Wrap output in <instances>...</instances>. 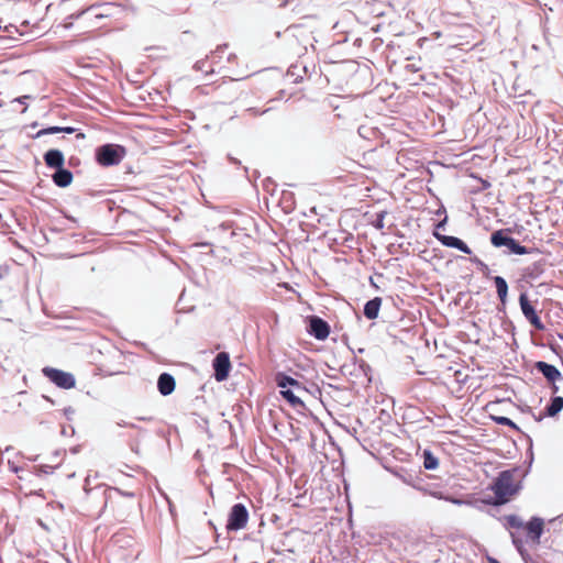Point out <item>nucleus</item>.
<instances>
[{"mask_svg": "<svg viewBox=\"0 0 563 563\" xmlns=\"http://www.w3.org/2000/svg\"><path fill=\"white\" fill-rule=\"evenodd\" d=\"M75 0H62L57 5L53 3H44L38 2L35 4V8L38 7V14L32 19V21H24L26 24L33 23L36 24L38 21L43 20L44 16L41 14L43 10H45V15L53 13V11H58L60 14H65V21L63 23L64 27H69L73 25L71 20L78 19L85 14H89L91 18L99 20L103 18H109L111 15L112 7L109 3L104 4H90L82 5L76 9L74 4Z\"/></svg>", "mask_w": 563, "mask_h": 563, "instance_id": "nucleus-1", "label": "nucleus"}, {"mask_svg": "<svg viewBox=\"0 0 563 563\" xmlns=\"http://www.w3.org/2000/svg\"><path fill=\"white\" fill-rule=\"evenodd\" d=\"M522 477L519 467L500 472L490 487L495 494L494 505L506 504L514 495L518 494L521 489Z\"/></svg>", "mask_w": 563, "mask_h": 563, "instance_id": "nucleus-2", "label": "nucleus"}, {"mask_svg": "<svg viewBox=\"0 0 563 563\" xmlns=\"http://www.w3.org/2000/svg\"><path fill=\"white\" fill-rule=\"evenodd\" d=\"M224 59L230 64L236 62V56L229 51L227 45L223 47H218L206 59L197 62L195 64V68L197 70H201L205 75L213 73H228L229 67L223 64Z\"/></svg>", "mask_w": 563, "mask_h": 563, "instance_id": "nucleus-3", "label": "nucleus"}, {"mask_svg": "<svg viewBox=\"0 0 563 563\" xmlns=\"http://www.w3.org/2000/svg\"><path fill=\"white\" fill-rule=\"evenodd\" d=\"M506 527L512 529H525L527 531L528 538L534 543H540V538L543 532L544 521L539 517H533L526 525L521 520L520 517L516 515H509L505 517Z\"/></svg>", "mask_w": 563, "mask_h": 563, "instance_id": "nucleus-4", "label": "nucleus"}, {"mask_svg": "<svg viewBox=\"0 0 563 563\" xmlns=\"http://www.w3.org/2000/svg\"><path fill=\"white\" fill-rule=\"evenodd\" d=\"M85 492L88 501H91V506H89L87 510L91 511L93 515L100 516L108 506V493L111 494L112 490L103 486H96L92 489L85 487Z\"/></svg>", "mask_w": 563, "mask_h": 563, "instance_id": "nucleus-5", "label": "nucleus"}, {"mask_svg": "<svg viewBox=\"0 0 563 563\" xmlns=\"http://www.w3.org/2000/svg\"><path fill=\"white\" fill-rule=\"evenodd\" d=\"M43 375L63 389L74 388L76 379L71 373L64 372L54 367L46 366L42 369Z\"/></svg>", "mask_w": 563, "mask_h": 563, "instance_id": "nucleus-6", "label": "nucleus"}, {"mask_svg": "<svg viewBox=\"0 0 563 563\" xmlns=\"http://www.w3.org/2000/svg\"><path fill=\"white\" fill-rule=\"evenodd\" d=\"M249 521V511L243 504H235L232 506L228 522L227 530L229 531H239L246 527Z\"/></svg>", "mask_w": 563, "mask_h": 563, "instance_id": "nucleus-7", "label": "nucleus"}, {"mask_svg": "<svg viewBox=\"0 0 563 563\" xmlns=\"http://www.w3.org/2000/svg\"><path fill=\"white\" fill-rule=\"evenodd\" d=\"M97 162L101 166H113L121 162L122 156L119 154V146L106 144L100 146L96 153Z\"/></svg>", "mask_w": 563, "mask_h": 563, "instance_id": "nucleus-8", "label": "nucleus"}, {"mask_svg": "<svg viewBox=\"0 0 563 563\" xmlns=\"http://www.w3.org/2000/svg\"><path fill=\"white\" fill-rule=\"evenodd\" d=\"M349 358L352 361V364H342L339 366V371L342 375H350L358 377L363 374L365 377H368V373L371 372V367L364 363L363 360H357L356 354H346Z\"/></svg>", "mask_w": 563, "mask_h": 563, "instance_id": "nucleus-9", "label": "nucleus"}, {"mask_svg": "<svg viewBox=\"0 0 563 563\" xmlns=\"http://www.w3.org/2000/svg\"><path fill=\"white\" fill-rule=\"evenodd\" d=\"M212 367L214 371V378L217 382H223L229 377L231 371V362L229 358V354H217L212 362Z\"/></svg>", "mask_w": 563, "mask_h": 563, "instance_id": "nucleus-10", "label": "nucleus"}, {"mask_svg": "<svg viewBox=\"0 0 563 563\" xmlns=\"http://www.w3.org/2000/svg\"><path fill=\"white\" fill-rule=\"evenodd\" d=\"M521 311L526 319L537 329V330H543L544 325L539 318L537 311L531 306L530 301L528 300V297L526 294H521L519 298Z\"/></svg>", "mask_w": 563, "mask_h": 563, "instance_id": "nucleus-11", "label": "nucleus"}, {"mask_svg": "<svg viewBox=\"0 0 563 563\" xmlns=\"http://www.w3.org/2000/svg\"><path fill=\"white\" fill-rule=\"evenodd\" d=\"M308 332L318 340H324L330 333V325L327 321L317 316H311L308 319Z\"/></svg>", "mask_w": 563, "mask_h": 563, "instance_id": "nucleus-12", "label": "nucleus"}, {"mask_svg": "<svg viewBox=\"0 0 563 563\" xmlns=\"http://www.w3.org/2000/svg\"><path fill=\"white\" fill-rule=\"evenodd\" d=\"M274 380L277 387L280 389L289 388L300 393L305 391V388L301 385V383H299L297 379L292 378L291 376L283 372H277L274 376Z\"/></svg>", "mask_w": 563, "mask_h": 563, "instance_id": "nucleus-13", "label": "nucleus"}, {"mask_svg": "<svg viewBox=\"0 0 563 563\" xmlns=\"http://www.w3.org/2000/svg\"><path fill=\"white\" fill-rule=\"evenodd\" d=\"M406 483H408L415 489L421 492L424 495H430L434 498L444 499V500H448V501H451L454 504H461V500L454 499L452 497H445L441 492L432 489L429 484H422L421 481H416V482L406 481Z\"/></svg>", "mask_w": 563, "mask_h": 563, "instance_id": "nucleus-14", "label": "nucleus"}, {"mask_svg": "<svg viewBox=\"0 0 563 563\" xmlns=\"http://www.w3.org/2000/svg\"><path fill=\"white\" fill-rule=\"evenodd\" d=\"M437 240H439L444 246L448 247H454L460 250L461 252L465 254H471V249L464 243L461 239L451 236V235H443L438 232L433 233Z\"/></svg>", "mask_w": 563, "mask_h": 563, "instance_id": "nucleus-15", "label": "nucleus"}, {"mask_svg": "<svg viewBox=\"0 0 563 563\" xmlns=\"http://www.w3.org/2000/svg\"><path fill=\"white\" fill-rule=\"evenodd\" d=\"M175 387H176V382H175V378L170 374L163 373L158 376L157 389L161 395H163V396L170 395L175 390Z\"/></svg>", "mask_w": 563, "mask_h": 563, "instance_id": "nucleus-16", "label": "nucleus"}, {"mask_svg": "<svg viewBox=\"0 0 563 563\" xmlns=\"http://www.w3.org/2000/svg\"><path fill=\"white\" fill-rule=\"evenodd\" d=\"M44 162L47 167L60 169L64 166L65 158L60 151L49 150L44 154Z\"/></svg>", "mask_w": 563, "mask_h": 563, "instance_id": "nucleus-17", "label": "nucleus"}, {"mask_svg": "<svg viewBox=\"0 0 563 563\" xmlns=\"http://www.w3.org/2000/svg\"><path fill=\"white\" fill-rule=\"evenodd\" d=\"M537 368L544 375V377L548 380H550L552 383H554L555 380H558L562 377L560 371L551 364H548L544 362H538Z\"/></svg>", "mask_w": 563, "mask_h": 563, "instance_id": "nucleus-18", "label": "nucleus"}, {"mask_svg": "<svg viewBox=\"0 0 563 563\" xmlns=\"http://www.w3.org/2000/svg\"><path fill=\"white\" fill-rule=\"evenodd\" d=\"M563 409V397L556 396L551 399V402L545 407V412L536 418L537 421H541L543 417H554Z\"/></svg>", "mask_w": 563, "mask_h": 563, "instance_id": "nucleus-19", "label": "nucleus"}, {"mask_svg": "<svg viewBox=\"0 0 563 563\" xmlns=\"http://www.w3.org/2000/svg\"><path fill=\"white\" fill-rule=\"evenodd\" d=\"M53 181L58 187H67L73 181V174L70 170L60 167V169H57L53 175Z\"/></svg>", "mask_w": 563, "mask_h": 563, "instance_id": "nucleus-20", "label": "nucleus"}, {"mask_svg": "<svg viewBox=\"0 0 563 563\" xmlns=\"http://www.w3.org/2000/svg\"><path fill=\"white\" fill-rule=\"evenodd\" d=\"M382 306V298L375 297L374 299L367 301L364 306V316L369 319H376L378 317V312Z\"/></svg>", "mask_w": 563, "mask_h": 563, "instance_id": "nucleus-21", "label": "nucleus"}, {"mask_svg": "<svg viewBox=\"0 0 563 563\" xmlns=\"http://www.w3.org/2000/svg\"><path fill=\"white\" fill-rule=\"evenodd\" d=\"M299 393L300 391L289 389V388L280 389V395L283 396V398L286 399L289 402V405L294 408H303L305 407L303 401L298 396Z\"/></svg>", "mask_w": 563, "mask_h": 563, "instance_id": "nucleus-22", "label": "nucleus"}, {"mask_svg": "<svg viewBox=\"0 0 563 563\" xmlns=\"http://www.w3.org/2000/svg\"><path fill=\"white\" fill-rule=\"evenodd\" d=\"M510 536H511V539H512V543L516 547V549L519 552V554L521 555V558L527 563H528V560L532 561L530 555H529V553L527 552V550L525 548L523 539L517 532H511ZM531 563H538V562H531Z\"/></svg>", "mask_w": 563, "mask_h": 563, "instance_id": "nucleus-23", "label": "nucleus"}, {"mask_svg": "<svg viewBox=\"0 0 563 563\" xmlns=\"http://www.w3.org/2000/svg\"><path fill=\"white\" fill-rule=\"evenodd\" d=\"M76 131L75 128H71V126H49V128H45V129H42L40 130L36 134H35V137H41L43 135H46V134H55V133H60V132H64V133H67V134H71Z\"/></svg>", "mask_w": 563, "mask_h": 563, "instance_id": "nucleus-24", "label": "nucleus"}, {"mask_svg": "<svg viewBox=\"0 0 563 563\" xmlns=\"http://www.w3.org/2000/svg\"><path fill=\"white\" fill-rule=\"evenodd\" d=\"M510 236H507L504 232V230H497L495 231L490 236V242L494 246L500 247V246H507L510 241Z\"/></svg>", "mask_w": 563, "mask_h": 563, "instance_id": "nucleus-25", "label": "nucleus"}, {"mask_svg": "<svg viewBox=\"0 0 563 563\" xmlns=\"http://www.w3.org/2000/svg\"><path fill=\"white\" fill-rule=\"evenodd\" d=\"M494 283H495L497 295H498L500 301L505 302L506 298H507V292H508V285H507L506 280L500 276H495Z\"/></svg>", "mask_w": 563, "mask_h": 563, "instance_id": "nucleus-26", "label": "nucleus"}, {"mask_svg": "<svg viewBox=\"0 0 563 563\" xmlns=\"http://www.w3.org/2000/svg\"><path fill=\"white\" fill-rule=\"evenodd\" d=\"M59 464H60V460L57 463H55V464L35 465V466H33L31 473H33L36 476L53 474L54 470L56 467H58Z\"/></svg>", "mask_w": 563, "mask_h": 563, "instance_id": "nucleus-27", "label": "nucleus"}, {"mask_svg": "<svg viewBox=\"0 0 563 563\" xmlns=\"http://www.w3.org/2000/svg\"><path fill=\"white\" fill-rule=\"evenodd\" d=\"M446 371H452L454 379L460 384H465L468 379V374L466 373V369L463 366H449L446 367Z\"/></svg>", "mask_w": 563, "mask_h": 563, "instance_id": "nucleus-28", "label": "nucleus"}, {"mask_svg": "<svg viewBox=\"0 0 563 563\" xmlns=\"http://www.w3.org/2000/svg\"><path fill=\"white\" fill-rule=\"evenodd\" d=\"M439 465V460L429 450L423 451V466L426 470H435Z\"/></svg>", "mask_w": 563, "mask_h": 563, "instance_id": "nucleus-29", "label": "nucleus"}, {"mask_svg": "<svg viewBox=\"0 0 563 563\" xmlns=\"http://www.w3.org/2000/svg\"><path fill=\"white\" fill-rule=\"evenodd\" d=\"M507 247L510 250L511 253H515V254H518V255H523V254H528L529 253V250L526 246L520 245L512 238L510 239L509 244H507Z\"/></svg>", "mask_w": 563, "mask_h": 563, "instance_id": "nucleus-30", "label": "nucleus"}, {"mask_svg": "<svg viewBox=\"0 0 563 563\" xmlns=\"http://www.w3.org/2000/svg\"><path fill=\"white\" fill-rule=\"evenodd\" d=\"M507 247L510 250L511 253H515V254H518V255H523V254H528L529 253V250L526 246L520 245L512 238L510 239L509 244H507Z\"/></svg>", "mask_w": 563, "mask_h": 563, "instance_id": "nucleus-31", "label": "nucleus"}, {"mask_svg": "<svg viewBox=\"0 0 563 563\" xmlns=\"http://www.w3.org/2000/svg\"><path fill=\"white\" fill-rule=\"evenodd\" d=\"M493 420L498 423V424H501V426H507L511 429H515V430H519V428L517 427V424L510 420L509 418L507 417H501V416H498V417H493Z\"/></svg>", "mask_w": 563, "mask_h": 563, "instance_id": "nucleus-32", "label": "nucleus"}, {"mask_svg": "<svg viewBox=\"0 0 563 563\" xmlns=\"http://www.w3.org/2000/svg\"><path fill=\"white\" fill-rule=\"evenodd\" d=\"M12 471H13L15 474H18V477H19L20 479H23V478H24V475H23V474L25 473V471H24V468H23V467L14 466V467H12Z\"/></svg>", "mask_w": 563, "mask_h": 563, "instance_id": "nucleus-33", "label": "nucleus"}, {"mask_svg": "<svg viewBox=\"0 0 563 563\" xmlns=\"http://www.w3.org/2000/svg\"><path fill=\"white\" fill-rule=\"evenodd\" d=\"M118 426H119V427L135 428V424H133V423H129V422H125V421H120V422H118Z\"/></svg>", "mask_w": 563, "mask_h": 563, "instance_id": "nucleus-34", "label": "nucleus"}, {"mask_svg": "<svg viewBox=\"0 0 563 563\" xmlns=\"http://www.w3.org/2000/svg\"><path fill=\"white\" fill-rule=\"evenodd\" d=\"M53 457H54V459H52V462H55V460H57V461H56V463L59 461V459H60V460L63 459V457H62V454H60L58 451H55V452H54Z\"/></svg>", "mask_w": 563, "mask_h": 563, "instance_id": "nucleus-35", "label": "nucleus"}, {"mask_svg": "<svg viewBox=\"0 0 563 563\" xmlns=\"http://www.w3.org/2000/svg\"><path fill=\"white\" fill-rule=\"evenodd\" d=\"M64 411H65V415H66L67 417H68L69 415L75 413V410H74V408H71V407L65 408V410H64Z\"/></svg>", "mask_w": 563, "mask_h": 563, "instance_id": "nucleus-36", "label": "nucleus"}, {"mask_svg": "<svg viewBox=\"0 0 563 563\" xmlns=\"http://www.w3.org/2000/svg\"><path fill=\"white\" fill-rule=\"evenodd\" d=\"M416 372H417L418 374H420V375H424V374H427V371L421 369V368H420V366H418V367H417Z\"/></svg>", "mask_w": 563, "mask_h": 563, "instance_id": "nucleus-37", "label": "nucleus"}, {"mask_svg": "<svg viewBox=\"0 0 563 563\" xmlns=\"http://www.w3.org/2000/svg\"><path fill=\"white\" fill-rule=\"evenodd\" d=\"M122 372H123V371H121V369H117V371H109L108 373H109L110 375H113V374H119V373H122Z\"/></svg>", "mask_w": 563, "mask_h": 563, "instance_id": "nucleus-38", "label": "nucleus"}, {"mask_svg": "<svg viewBox=\"0 0 563 563\" xmlns=\"http://www.w3.org/2000/svg\"><path fill=\"white\" fill-rule=\"evenodd\" d=\"M488 562L489 563H500L498 560H496L494 558H488Z\"/></svg>", "mask_w": 563, "mask_h": 563, "instance_id": "nucleus-39", "label": "nucleus"}, {"mask_svg": "<svg viewBox=\"0 0 563 563\" xmlns=\"http://www.w3.org/2000/svg\"><path fill=\"white\" fill-rule=\"evenodd\" d=\"M156 361L163 363L165 360L161 355H157Z\"/></svg>", "mask_w": 563, "mask_h": 563, "instance_id": "nucleus-40", "label": "nucleus"}, {"mask_svg": "<svg viewBox=\"0 0 563 563\" xmlns=\"http://www.w3.org/2000/svg\"><path fill=\"white\" fill-rule=\"evenodd\" d=\"M27 98H29L27 96H24V97H22V98H19V99H18V101H20V102H24V99H27Z\"/></svg>", "mask_w": 563, "mask_h": 563, "instance_id": "nucleus-41", "label": "nucleus"}, {"mask_svg": "<svg viewBox=\"0 0 563 563\" xmlns=\"http://www.w3.org/2000/svg\"><path fill=\"white\" fill-rule=\"evenodd\" d=\"M77 137H78V139H84V137H85V134H84V133H78V134H77Z\"/></svg>", "mask_w": 563, "mask_h": 563, "instance_id": "nucleus-42", "label": "nucleus"}, {"mask_svg": "<svg viewBox=\"0 0 563 563\" xmlns=\"http://www.w3.org/2000/svg\"><path fill=\"white\" fill-rule=\"evenodd\" d=\"M407 360L410 361L411 363H413V357L411 355H408Z\"/></svg>", "mask_w": 563, "mask_h": 563, "instance_id": "nucleus-43", "label": "nucleus"}, {"mask_svg": "<svg viewBox=\"0 0 563 563\" xmlns=\"http://www.w3.org/2000/svg\"><path fill=\"white\" fill-rule=\"evenodd\" d=\"M442 357H443V354H439V355L435 357V360L438 361V360H441Z\"/></svg>", "mask_w": 563, "mask_h": 563, "instance_id": "nucleus-44", "label": "nucleus"}, {"mask_svg": "<svg viewBox=\"0 0 563 563\" xmlns=\"http://www.w3.org/2000/svg\"><path fill=\"white\" fill-rule=\"evenodd\" d=\"M377 227H378V228H382V227H383L382 220H380V221H378Z\"/></svg>", "mask_w": 563, "mask_h": 563, "instance_id": "nucleus-45", "label": "nucleus"}, {"mask_svg": "<svg viewBox=\"0 0 563 563\" xmlns=\"http://www.w3.org/2000/svg\"><path fill=\"white\" fill-rule=\"evenodd\" d=\"M444 222H445V220H444L443 222H440V223L438 224V228L442 227V225L444 224Z\"/></svg>", "mask_w": 563, "mask_h": 563, "instance_id": "nucleus-46", "label": "nucleus"}, {"mask_svg": "<svg viewBox=\"0 0 563 563\" xmlns=\"http://www.w3.org/2000/svg\"><path fill=\"white\" fill-rule=\"evenodd\" d=\"M31 461H36L37 460V456H34L32 459H30Z\"/></svg>", "mask_w": 563, "mask_h": 563, "instance_id": "nucleus-47", "label": "nucleus"}]
</instances>
